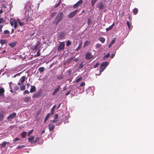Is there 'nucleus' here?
I'll return each instance as SVG.
<instances>
[{"label": "nucleus", "instance_id": "obj_1", "mask_svg": "<svg viewBox=\"0 0 154 154\" xmlns=\"http://www.w3.org/2000/svg\"><path fill=\"white\" fill-rule=\"evenodd\" d=\"M63 18V15L62 13H59L56 17L55 22L56 25L61 21Z\"/></svg>", "mask_w": 154, "mask_h": 154}, {"label": "nucleus", "instance_id": "obj_2", "mask_svg": "<svg viewBox=\"0 0 154 154\" xmlns=\"http://www.w3.org/2000/svg\"><path fill=\"white\" fill-rule=\"evenodd\" d=\"M108 63L105 62L101 64L100 71L102 72L105 69L106 67L108 65Z\"/></svg>", "mask_w": 154, "mask_h": 154}, {"label": "nucleus", "instance_id": "obj_3", "mask_svg": "<svg viewBox=\"0 0 154 154\" xmlns=\"http://www.w3.org/2000/svg\"><path fill=\"white\" fill-rule=\"evenodd\" d=\"M10 23L12 26H13L14 25V27L15 28H16L17 27V23L16 20L11 19Z\"/></svg>", "mask_w": 154, "mask_h": 154}, {"label": "nucleus", "instance_id": "obj_4", "mask_svg": "<svg viewBox=\"0 0 154 154\" xmlns=\"http://www.w3.org/2000/svg\"><path fill=\"white\" fill-rule=\"evenodd\" d=\"M64 47L65 44L64 43V42H60L57 48L58 51H60L61 50H62L64 48Z\"/></svg>", "mask_w": 154, "mask_h": 154}, {"label": "nucleus", "instance_id": "obj_5", "mask_svg": "<svg viewBox=\"0 0 154 154\" xmlns=\"http://www.w3.org/2000/svg\"><path fill=\"white\" fill-rule=\"evenodd\" d=\"M78 10H76L70 13L68 15V17L69 18H71L73 17L76 14L78 11Z\"/></svg>", "mask_w": 154, "mask_h": 154}, {"label": "nucleus", "instance_id": "obj_6", "mask_svg": "<svg viewBox=\"0 0 154 154\" xmlns=\"http://www.w3.org/2000/svg\"><path fill=\"white\" fill-rule=\"evenodd\" d=\"M16 115V113L13 112L9 115V116L8 117L7 119L8 120H11L15 118Z\"/></svg>", "mask_w": 154, "mask_h": 154}, {"label": "nucleus", "instance_id": "obj_7", "mask_svg": "<svg viewBox=\"0 0 154 154\" xmlns=\"http://www.w3.org/2000/svg\"><path fill=\"white\" fill-rule=\"evenodd\" d=\"M83 3L82 0H80L76 3L74 5H73L74 8H76L78 7L81 6Z\"/></svg>", "mask_w": 154, "mask_h": 154}, {"label": "nucleus", "instance_id": "obj_8", "mask_svg": "<svg viewBox=\"0 0 154 154\" xmlns=\"http://www.w3.org/2000/svg\"><path fill=\"white\" fill-rule=\"evenodd\" d=\"M93 55H92L91 52H88L85 55V58L87 59H89L92 58Z\"/></svg>", "mask_w": 154, "mask_h": 154}, {"label": "nucleus", "instance_id": "obj_9", "mask_svg": "<svg viewBox=\"0 0 154 154\" xmlns=\"http://www.w3.org/2000/svg\"><path fill=\"white\" fill-rule=\"evenodd\" d=\"M25 77L24 76L22 77L20 80L19 82L18 83L19 85H21L25 81Z\"/></svg>", "mask_w": 154, "mask_h": 154}, {"label": "nucleus", "instance_id": "obj_10", "mask_svg": "<svg viewBox=\"0 0 154 154\" xmlns=\"http://www.w3.org/2000/svg\"><path fill=\"white\" fill-rule=\"evenodd\" d=\"M97 6L99 9H102L103 8L104 6L102 2H100L97 4Z\"/></svg>", "mask_w": 154, "mask_h": 154}, {"label": "nucleus", "instance_id": "obj_11", "mask_svg": "<svg viewBox=\"0 0 154 154\" xmlns=\"http://www.w3.org/2000/svg\"><path fill=\"white\" fill-rule=\"evenodd\" d=\"M5 90L3 88L0 87V96L1 97L4 96Z\"/></svg>", "mask_w": 154, "mask_h": 154}, {"label": "nucleus", "instance_id": "obj_12", "mask_svg": "<svg viewBox=\"0 0 154 154\" xmlns=\"http://www.w3.org/2000/svg\"><path fill=\"white\" fill-rule=\"evenodd\" d=\"M58 117V115L57 114H55L54 116V119L52 120L51 122L52 123H54L57 122L58 121L57 119Z\"/></svg>", "mask_w": 154, "mask_h": 154}, {"label": "nucleus", "instance_id": "obj_13", "mask_svg": "<svg viewBox=\"0 0 154 154\" xmlns=\"http://www.w3.org/2000/svg\"><path fill=\"white\" fill-rule=\"evenodd\" d=\"M60 88V86L59 85H58L57 86V87L54 90V92L52 93V95H56V93L59 91Z\"/></svg>", "mask_w": 154, "mask_h": 154}, {"label": "nucleus", "instance_id": "obj_14", "mask_svg": "<svg viewBox=\"0 0 154 154\" xmlns=\"http://www.w3.org/2000/svg\"><path fill=\"white\" fill-rule=\"evenodd\" d=\"M28 141L31 143H33L34 141V137L33 136H31L28 138Z\"/></svg>", "mask_w": 154, "mask_h": 154}, {"label": "nucleus", "instance_id": "obj_15", "mask_svg": "<svg viewBox=\"0 0 154 154\" xmlns=\"http://www.w3.org/2000/svg\"><path fill=\"white\" fill-rule=\"evenodd\" d=\"M31 97H26L24 99V101L25 102H28L31 100Z\"/></svg>", "mask_w": 154, "mask_h": 154}, {"label": "nucleus", "instance_id": "obj_16", "mask_svg": "<svg viewBox=\"0 0 154 154\" xmlns=\"http://www.w3.org/2000/svg\"><path fill=\"white\" fill-rule=\"evenodd\" d=\"M4 118V112L2 111L0 112V121L2 120Z\"/></svg>", "mask_w": 154, "mask_h": 154}, {"label": "nucleus", "instance_id": "obj_17", "mask_svg": "<svg viewBox=\"0 0 154 154\" xmlns=\"http://www.w3.org/2000/svg\"><path fill=\"white\" fill-rule=\"evenodd\" d=\"M31 88L30 90V92L31 93H32L33 92H34L35 91V86H31Z\"/></svg>", "mask_w": 154, "mask_h": 154}, {"label": "nucleus", "instance_id": "obj_18", "mask_svg": "<svg viewBox=\"0 0 154 154\" xmlns=\"http://www.w3.org/2000/svg\"><path fill=\"white\" fill-rule=\"evenodd\" d=\"M90 43H91V42L90 41H86L85 42V43L84 45V48H85L86 46L89 45L90 44Z\"/></svg>", "mask_w": 154, "mask_h": 154}, {"label": "nucleus", "instance_id": "obj_19", "mask_svg": "<svg viewBox=\"0 0 154 154\" xmlns=\"http://www.w3.org/2000/svg\"><path fill=\"white\" fill-rule=\"evenodd\" d=\"M51 115V113H49L47 114L46 116L45 117V120L44 121V122H46L47 120H48V119L49 118L50 116Z\"/></svg>", "mask_w": 154, "mask_h": 154}, {"label": "nucleus", "instance_id": "obj_20", "mask_svg": "<svg viewBox=\"0 0 154 154\" xmlns=\"http://www.w3.org/2000/svg\"><path fill=\"white\" fill-rule=\"evenodd\" d=\"M7 144V142L6 141H4L1 144V147L2 148L5 147Z\"/></svg>", "mask_w": 154, "mask_h": 154}, {"label": "nucleus", "instance_id": "obj_21", "mask_svg": "<svg viewBox=\"0 0 154 154\" xmlns=\"http://www.w3.org/2000/svg\"><path fill=\"white\" fill-rule=\"evenodd\" d=\"M41 43L39 42H37L35 46V49L38 48V47H40Z\"/></svg>", "mask_w": 154, "mask_h": 154}, {"label": "nucleus", "instance_id": "obj_22", "mask_svg": "<svg viewBox=\"0 0 154 154\" xmlns=\"http://www.w3.org/2000/svg\"><path fill=\"white\" fill-rule=\"evenodd\" d=\"M82 42H81V43L80 44H79V46H78V47H77V48L76 49H75V50L76 51H78L82 47Z\"/></svg>", "mask_w": 154, "mask_h": 154}, {"label": "nucleus", "instance_id": "obj_23", "mask_svg": "<svg viewBox=\"0 0 154 154\" xmlns=\"http://www.w3.org/2000/svg\"><path fill=\"white\" fill-rule=\"evenodd\" d=\"M98 39L102 43H103L105 42V39L103 37H100Z\"/></svg>", "mask_w": 154, "mask_h": 154}, {"label": "nucleus", "instance_id": "obj_24", "mask_svg": "<svg viewBox=\"0 0 154 154\" xmlns=\"http://www.w3.org/2000/svg\"><path fill=\"white\" fill-rule=\"evenodd\" d=\"M16 44V42L10 43L9 44V45L12 47H14Z\"/></svg>", "mask_w": 154, "mask_h": 154}, {"label": "nucleus", "instance_id": "obj_25", "mask_svg": "<svg viewBox=\"0 0 154 154\" xmlns=\"http://www.w3.org/2000/svg\"><path fill=\"white\" fill-rule=\"evenodd\" d=\"M114 23H113L111 26H110L108 28H106V31H109V30L112 29V27L113 26H114Z\"/></svg>", "mask_w": 154, "mask_h": 154}, {"label": "nucleus", "instance_id": "obj_26", "mask_svg": "<svg viewBox=\"0 0 154 154\" xmlns=\"http://www.w3.org/2000/svg\"><path fill=\"white\" fill-rule=\"evenodd\" d=\"M26 134V133L25 131H23L21 134V136L23 138H25Z\"/></svg>", "mask_w": 154, "mask_h": 154}, {"label": "nucleus", "instance_id": "obj_27", "mask_svg": "<svg viewBox=\"0 0 154 154\" xmlns=\"http://www.w3.org/2000/svg\"><path fill=\"white\" fill-rule=\"evenodd\" d=\"M56 107V105H54L51 108V115L52 116L54 113V109H55Z\"/></svg>", "mask_w": 154, "mask_h": 154}, {"label": "nucleus", "instance_id": "obj_28", "mask_svg": "<svg viewBox=\"0 0 154 154\" xmlns=\"http://www.w3.org/2000/svg\"><path fill=\"white\" fill-rule=\"evenodd\" d=\"M64 77V76L62 74H60L57 76V79L59 80L62 79Z\"/></svg>", "mask_w": 154, "mask_h": 154}, {"label": "nucleus", "instance_id": "obj_29", "mask_svg": "<svg viewBox=\"0 0 154 154\" xmlns=\"http://www.w3.org/2000/svg\"><path fill=\"white\" fill-rule=\"evenodd\" d=\"M6 40L4 39H2L0 41V43H1L2 45L6 43Z\"/></svg>", "mask_w": 154, "mask_h": 154}, {"label": "nucleus", "instance_id": "obj_30", "mask_svg": "<svg viewBox=\"0 0 154 154\" xmlns=\"http://www.w3.org/2000/svg\"><path fill=\"white\" fill-rule=\"evenodd\" d=\"M17 21L19 23V25L20 26H23V24H24V23L23 22H21L19 18H17Z\"/></svg>", "mask_w": 154, "mask_h": 154}, {"label": "nucleus", "instance_id": "obj_31", "mask_svg": "<svg viewBox=\"0 0 154 154\" xmlns=\"http://www.w3.org/2000/svg\"><path fill=\"white\" fill-rule=\"evenodd\" d=\"M38 70L40 72H42L44 71V68L43 67H41L38 69Z\"/></svg>", "mask_w": 154, "mask_h": 154}, {"label": "nucleus", "instance_id": "obj_32", "mask_svg": "<svg viewBox=\"0 0 154 154\" xmlns=\"http://www.w3.org/2000/svg\"><path fill=\"white\" fill-rule=\"evenodd\" d=\"M25 146H26L25 145H22V146L19 145L17 147V149H20L21 148H23L25 147Z\"/></svg>", "mask_w": 154, "mask_h": 154}, {"label": "nucleus", "instance_id": "obj_33", "mask_svg": "<svg viewBox=\"0 0 154 154\" xmlns=\"http://www.w3.org/2000/svg\"><path fill=\"white\" fill-rule=\"evenodd\" d=\"M54 126H49V129L50 131H51L54 130Z\"/></svg>", "mask_w": 154, "mask_h": 154}, {"label": "nucleus", "instance_id": "obj_34", "mask_svg": "<svg viewBox=\"0 0 154 154\" xmlns=\"http://www.w3.org/2000/svg\"><path fill=\"white\" fill-rule=\"evenodd\" d=\"M40 140V138L39 137H36L35 138V140H34L33 143H35L37 142Z\"/></svg>", "mask_w": 154, "mask_h": 154}, {"label": "nucleus", "instance_id": "obj_35", "mask_svg": "<svg viewBox=\"0 0 154 154\" xmlns=\"http://www.w3.org/2000/svg\"><path fill=\"white\" fill-rule=\"evenodd\" d=\"M97 0H92L91 1V4L92 6H93Z\"/></svg>", "mask_w": 154, "mask_h": 154}, {"label": "nucleus", "instance_id": "obj_36", "mask_svg": "<svg viewBox=\"0 0 154 154\" xmlns=\"http://www.w3.org/2000/svg\"><path fill=\"white\" fill-rule=\"evenodd\" d=\"M84 65H85V64H84V63H81L80 64V65L79 66V69H81L83 67V66H84Z\"/></svg>", "mask_w": 154, "mask_h": 154}, {"label": "nucleus", "instance_id": "obj_37", "mask_svg": "<svg viewBox=\"0 0 154 154\" xmlns=\"http://www.w3.org/2000/svg\"><path fill=\"white\" fill-rule=\"evenodd\" d=\"M138 12V10L137 8H135L133 10V13L134 14H137Z\"/></svg>", "mask_w": 154, "mask_h": 154}, {"label": "nucleus", "instance_id": "obj_38", "mask_svg": "<svg viewBox=\"0 0 154 154\" xmlns=\"http://www.w3.org/2000/svg\"><path fill=\"white\" fill-rule=\"evenodd\" d=\"M25 88L26 87L25 85H23L21 86L20 88L21 90L23 91L25 89Z\"/></svg>", "mask_w": 154, "mask_h": 154}, {"label": "nucleus", "instance_id": "obj_39", "mask_svg": "<svg viewBox=\"0 0 154 154\" xmlns=\"http://www.w3.org/2000/svg\"><path fill=\"white\" fill-rule=\"evenodd\" d=\"M82 77H80L76 79V82L77 83V82H79V81H81L82 80Z\"/></svg>", "mask_w": 154, "mask_h": 154}, {"label": "nucleus", "instance_id": "obj_40", "mask_svg": "<svg viewBox=\"0 0 154 154\" xmlns=\"http://www.w3.org/2000/svg\"><path fill=\"white\" fill-rule=\"evenodd\" d=\"M10 33L9 31L8 30H5L4 31V34H8Z\"/></svg>", "mask_w": 154, "mask_h": 154}, {"label": "nucleus", "instance_id": "obj_41", "mask_svg": "<svg viewBox=\"0 0 154 154\" xmlns=\"http://www.w3.org/2000/svg\"><path fill=\"white\" fill-rule=\"evenodd\" d=\"M72 59V57H70L69 58L66 60L67 62H69Z\"/></svg>", "mask_w": 154, "mask_h": 154}, {"label": "nucleus", "instance_id": "obj_42", "mask_svg": "<svg viewBox=\"0 0 154 154\" xmlns=\"http://www.w3.org/2000/svg\"><path fill=\"white\" fill-rule=\"evenodd\" d=\"M71 44V42L69 41H68L66 42V45L67 46H69Z\"/></svg>", "mask_w": 154, "mask_h": 154}, {"label": "nucleus", "instance_id": "obj_43", "mask_svg": "<svg viewBox=\"0 0 154 154\" xmlns=\"http://www.w3.org/2000/svg\"><path fill=\"white\" fill-rule=\"evenodd\" d=\"M115 38H114L112 40V41H111L110 44L111 45H112V44H114L115 43Z\"/></svg>", "mask_w": 154, "mask_h": 154}, {"label": "nucleus", "instance_id": "obj_44", "mask_svg": "<svg viewBox=\"0 0 154 154\" xmlns=\"http://www.w3.org/2000/svg\"><path fill=\"white\" fill-rule=\"evenodd\" d=\"M127 26H128V28L129 29H130L131 28V26H130V23H129V21H127Z\"/></svg>", "mask_w": 154, "mask_h": 154}, {"label": "nucleus", "instance_id": "obj_45", "mask_svg": "<svg viewBox=\"0 0 154 154\" xmlns=\"http://www.w3.org/2000/svg\"><path fill=\"white\" fill-rule=\"evenodd\" d=\"M33 131V130L32 129L31 130L29 131L28 133V136H29L32 132Z\"/></svg>", "mask_w": 154, "mask_h": 154}, {"label": "nucleus", "instance_id": "obj_46", "mask_svg": "<svg viewBox=\"0 0 154 154\" xmlns=\"http://www.w3.org/2000/svg\"><path fill=\"white\" fill-rule=\"evenodd\" d=\"M85 85V83L84 82H82L80 85V86H83Z\"/></svg>", "mask_w": 154, "mask_h": 154}, {"label": "nucleus", "instance_id": "obj_47", "mask_svg": "<svg viewBox=\"0 0 154 154\" xmlns=\"http://www.w3.org/2000/svg\"><path fill=\"white\" fill-rule=\"evenodd\" d=\"M110 55V54L109 53H108L104 56V57L106 58H108L109 56Z\"/></svg>", "mask_w": 154, "mask_h": 154}, {"label": "nucleus", "instance_id": "obj_48", "mask_svg": "<svg viewBox=\"0 0 154 154\" xmlns=\"http://www.w3.org/2000/svg\"><path fill=\"white\" fill-rule=\"evenodd\" d=\"M100 47V44H97L96 45V47L97 48H99Z\"/></svg>", "mask_w": 154, "mask_h": 154}, {"label": "nucleus", "instance_id": "obj_49", "mask_svg": "<svg viewBox=\"0 0 154 154\" xmlns=\"http://www.w3.org/2000/svg\"><path fill=\"white\" fill-rule=\"evenodd\" d=\"M43 141H44V140H43V139H41L40 140V141L38 143V144H42L43 143Z\"/></svg>", "mask_w": 154, "mask_h": 154}, {"label": "nucleus", "instance_id": "obj_50", "mask_svg": "<svg viewBox=\"0 0 154 154\" xmlns=\"http://www.w3.org/2000/svg\"><path fill=\"white\" fill-rule=\"evenodd\" d=\"M29 92L27 90H26L24 92V94H29Z\"/></svg>", "mask_w": 154, "mask_h": 154}, {"label": "nucleus", "instance_id": "obj_51", "mask_svg": "<svg viewBox=\"0 0 154 154\" xmlns=\"http://www.w3.org/2000/svg\"><path fill=\"white\" fill-rule=\"evenodd\" d=\"M3 19L2 18H0V24L4 22Z\"/></svg>", "mask_w": 154, "mask_h": 154}, {"label": "nucleus", "instance_id": "obj_52", "mask_svg": "<svg viewBox=\"0 0 154 154\" xmlns=\"http://www.w3.org/2000/svg\"><path fill=\"white\" fill-rule=\"evenodd\" d=\"M19 140V139L18 137H17V138H15V139H14L13 140V141L15 142L17 141L18 140Z\"/></svg>", "mask_w": 154, "mask_h": 154}, {"label": "nucleus", "instance_id": "obj_53", "mask_svg": "<svg viewBox=\"0 0 154 154\" xmlns=\"http://www.w3.org/2000/svg\"><path fill=\"white\" fill-rule=\"evenodd\" d=\"M14 90L17 91V90L19 89V88L17 86H16L14 88Z\"/></svg>", "mask_w": 154, "mask_h": 154}, {"label": "nucleus", "instance_id": "obj_54", "mask_svg": "<svg viewBox=\"0 0 154 154\" xmlns=\"http://www.w3.org/2000/svg\"><path fill=\"white\" fill-rule=\"evenodd\" d=\"M3 27V26L2 25H0V33L2 32V28Z\"/></svg>", "mask_w": 154, "mask_h": 154}, {"label": "nucleus", "instance_id": "obj_55", "mask_svg": "<svg viewBox=\"0 0 154 154\" xmlns=\"http://www.w3.org/2000/svg\"><path fill=\"white\" fill-rule=\"evenodd\" d=\"M99 64V63H97L94 66V67L96 68L97 67V66Z\"/></svg>", "mask_w": 154, "mask_h": 154}, {"label": "nucleus", "instance_id": "obj_56", "mask_svg": "<svg viewBox=\"0 0 154 154\" xmlns=\"http://www.w3.org/2000/svg\"><path fill=\"white\" fill-rule=\"evenodd\" d=\"M70 93V91H68V92H67L66 94V96H67V95H68Z\"/></svg>", "mask_w": 154, "mask_h": 154}, {"label": "nucleus", "instance_id": "obj_57", "mask_svg": "<svg viewBox=\"0 0 154 154\" xmlns=\"http://www.w3.org/2000/svg\"><path fill=\"white\" fill-rule=\"evenodd\" d=\"M37 55L38 56H39L40 55V53L39 51L37 52Z\"/></svg>", "mask_w": 154, "mask_h": 154}, {"label": "nucleus", "instance_id": "obj_58", "mask_svg": "<svg viewBox=\"0 0 154 154\" xmlns=\"http://www.w3.org/2000/svg\"><path fill=\"white\" fill-rule=\"evenodd\" d=\"M20 73H17L15 75H14V77H15L16 76H17V75H20Z\"/></svg>", "mask_w": 154, "mask_h": 154}, {"label": "nucleus", "instance_id": "obj_59", "mask_svg": "<svg viewBox=\"0 0 154 154\" xmlns=\"http://www.w3.org/2000/svg\"><path fill=\"white\" fill-rule=\"evenodd\" d=\"M115 54H112V55L111 56V58H112L114 56Z\"/></svg>", "mask_w": 154, "mask_h": 154}, {"label": "nucleus", "instance_id": "obj_60", "mask_svg": "<svg viewBox=\"0 0 154 154\" xmlns=\"http://www.w3.org/2000/svg\"><path fill=\"white\" fill-rule=\"evenodd\" d=\"M45 130H43L42 132H41V134H43V133H45Z\"/></svg>", "mask_w": 154, "mask_h": 154}, {"label": "nucleus", "instance_id": "obj_61", "mask_svg": "<svg viewBox=\"0 0 154 154\" xmlns=\"http://www.w3.org/2000/svg\"><path fill=\"white\" fill-rule=\"evenodd\" d=\"M9 84L10 87L11 89V84H12V82H11L10 83H9Z\"/></svg>", "mask_w": 154, "mask_h": 154}, {"label": "nucleus", "instance_id": "obj_62", "mask_svg": "<svg viewBox=\"0 0 154 154\" xmlns=\"http://www.w3.org/2000/svg\"><path fill=\"white\" fill-rule=\"evenodd\" d=\"M3 12V11L2 10H0V14L2 13Z\"/></svg>", "mask_w": 154, "mask_h": 154}, {"label": "nucleus", "instance_id": "obj_63", "mask_svg": "<svg viewBox=\"0 0 154 154\" xmlns=\"http://www.w3.org/2000/svg\"><path fill=\"white\" fill-rule=\"evenodd\" d=\"M77 60H78V58H75L74 60V61L75 62H76L77 61Z\"/></svg>", "mask_w": 154, "mask_h": 154}, {"label": "nucleus", "instance_id": "obj_64", "mask_svg": "<svg viewBox=\"0 0 154 154\" xmlns=\"http://www.w3.org/2000/svg\"><path fill=\"white\" fill-rule=\"evenodd\" d=\"M60 4V2H59L57 4V5L55 6V7L56 8Z\"/></svg>", "mask_w": 154, "mask_h": 154}]
</instances>
